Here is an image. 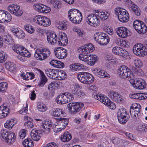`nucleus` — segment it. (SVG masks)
<instances>
[{
	"label": "nucleus",
	"instance_id": "f257e3e1",
	"mask_svg": "<svg viewBox=\"0 0 147 147\" xmlns=\"http://www.w3.org/2000/svg\"><path fill=\"white\" fill-rule=\"evenodd\" d=\"M77 78L80 82L87 84L93 83L94 80V78L92 75L86 72H79L77 75Z\"/></svg>",
	"mask_w": 147,
	"mask_h": 147
},
{
	"label": "nucleus",
	"instance_id": "f03ea898",
	"mask_svg": "<svg viewBox=\"0 0 147 147\" xmlns=\"http://www.w3.org/2000/svg\"><path fill=\"white\" fill-rule=\"evenodd\" d=\"M1 139L8 144L14 142L16 140V135L13 132L8 131L6 129H3L1 131Z\"/></svg>",
	"mask_w": 147,
	"mask_h": 147
},
{
	"label": "nucleus",
	"instance_id": "7ed1b4c3",
	"mask_svg": "<svg viewBox=\"0 0 147 147\" xmlns=\"http://www.w3.org/2000/svg\"><path fill=\"white\" fill-rule=\"evenodd\" d=\"M117 74L123 78H129L131 79L135 78V75L131 70L126 66L123 65L121 66L118 69Z\"/></svg>",
	"mask_w": 147,
	"mask_h": 147
},
{
	"label": "nucleus",
	"instance_id": "20e7f679",
	"mask_svg": "<svg viewBox=\"0 0 147 147\" xmlns=\"http://www.w3.org/2000/svg\"><path fill=\"white\" fill-rule=\"evenodd\" d=\"M94 39L98 44L105 45H107L110 41L108 35L104 32H96L94 35Z\"/></svg>",
	"mask_w": 147,
	"mask_h": 147
},
{
	"label": "nucleus",
	"instance_id": "39448f33",
	"mask_svg": "<svg viewBox=\"0 0 147 147\" xmlns=\"http://www.w3.org/2000/svg\"><path fill=\"white\" fill-rule=\"evenodd\" d=\"M115 11L116 14L118 16V18L121 22H126L129 20V14L125 9L119 7L116 8Z\"/></svg>",
	"mask_w": 147,
	"mask_h": 147
},
{
	"label": "nucleus",
	"instance_id": "423d86ee",
	"mask_svg": "<svg viewBox=\"0 0 147 147\" xmlns=\"http://www.w3.org/2000/svg\"><path fill=\"white\" fill-rule=\"evenodd\" d=\"M117 116L119 123L124 124L129 120V115L126 109L123 108L119 109L117 113Z\"/></svg>",
	"mask_w": 147,
	"mask_h": 147
},
{
	"label": "nucleus",
	"instance_id": "0eeeda50",
	"mask_svg": "<svg viewBox=\"0 0 147 147\" xmlns=\"http://www.w3.org/2000/svg\"><path fill=\"white\" fill-rule=\"evenodd\" d=\"M51 52L49 49H37L35 51L34 56L37 60H43L50 55Z\"/></svg>",
	"mask_w": 147,
	"mask_h": 147
},
{
	"label": "nucleus",
	"instance_id": "6e6552de",
	"mask_svg": "<svg viewBox=\"0 0 147 147\" xmlns=\"http://www.w3.org/2000/svg\"><path fill=\"white\" fill-rule=\"evenodd\" d=\"M33 20L36 24L44 27L49 26L51 23V21L49 18L40 15L35 16Z\"/></svg>",
	"mask_w": 147,
	"mask_h": 147
},
{
	"label": "nucleus",
	"instance_id": "1a4fd4ad",
	"mask_svg": "<svg viewBox=\"0 0 147 147\" xmlns=\"http://www.w3.org/2000/svg\"><path fill=\"white\" fill-rule=\"evenodd\" d=\"M134 53L137 56L144 57L147 54V49L146 47L141 43H138L133 48Z\"/></svg>",
	"mask_w": 147,
	"mask_h": 147
},
{
	"label": "nucleus",
	"instance_id": "9d476101",
	"mask_svg": "<svg viewBox=\"0 0 147 147\" xmlns=\"http://www.w3.org/2000/svg\"><path fill=\"white\" fill-rule=\"evenodd\" d=\"M84 106L83 103L70 102L67 105V108L70 113L73 115L78 113Z\"/></svg>",
	"mask_w": 147,
	"mask_h": 147
},
{
	"label": "nucleus",
	"instance_id": "9b49d317",
	"mask_svg": "<svg viewBox=\"0 0 147 147\" xmlns=\"http://www.w3.org/2000/svg\"><path fill=\"white\" fill-rule=\"evenodd\" d=\"M133 26L136 31L139 33L144 34L147 31V27L142 21L136 20L133 23Z\"/></svg>",
	"mask_w": 147,
	"mask_h": 147
},
{
	"label": "nucleus",
	"instance_id": "f8f14e48",
	"mask_svg": "<svg viewBox=\"0 0 147 147\" xmlns=\"http://www.w3.org/2000/svg\"><path fill=\"white\" fill-rule=\"evenodd\" d=\"M86 20V22L91 26L95 24L97 26L100 24V21L97 15L92 13L89 14L87 16Z\"/></svg>",
	"mask_w": 147,
	"mask_h": 147
},
{
	"label": "nucleus",
	"instance_id": "ddd939ff",
	"mask_svg": "<svg viewBox=\"0 0 147 147\" xmlns=\"http://www.w3.org/2000/svg\"><path fill=\"white\" fill-rule=\"evenodd\" d=\"M7 9L11 13L17 16H20L23 13L22 10L20 9V6L18 5H10L7 7Z\"/></svg>",
	"mask_w": 147,
	"mask_h": 147
},
{
	"label": "nucleus",
	"instance_id": "4468645a",
	"mask_svg": "<svg viewBox=\"0 0 147 147\" xmlns=\"http://www.w3.org/2000/svg\"><path fill=\"white\" fill-rule=\"evenodd\" d=\"M126 5L129 9H131L134 11L135 14L137 16L140 15V9L137 5L135 4L131 0H125Z\"/></svg>",
	"mask_w": 147,
	"mask_h": 147
},
{
	"label": "nucleus",
	"instance_id": "2eb2a0df",
	"mask_svg": "<svg viewBox=\"0 0 147 147\" xmlns=\"http://www.w3.org/2000/svg\"><path fill=\"white\" fill-rule=\"evenodd\" d=\"M115 30L118 35L122 38H125L130 35V31L125 27H118L116 28Z\"/></svg>",
	"mask_w": 147,
	"mask_h": 147
},
{
	"label": "nucleus",
	"instance_id": "dca6fc26",
	"mask_svg": "<svg viewBox=\"0 0 147 147\" xmlns=\"http://www.w3.org/2000/svg\"><path fill=\"white\" fill-rule=\"evenodd\" d=\"M55 54L56 57L59 59H63L67 56V51L65 49L62 47L57 48L54 50Z\"/></svg>",
	"mask_w": 147,
	"mask_h": 147
},
{
	"label": "nucleus",
	"instance_id": "f3484780",
	"mask_svg": "<svg viewBox=\"0 0 147 147\" xmlns=\"http://www.w3.org/2000/svg\"><path fill=\"white\" fill-rule=\"evenodd\" d=\"M40 73V80L38 82V86L43 87L47 82L48 80L44 72L41 70L38 69Z\"/></svg>",
	"mask_w": 147,
	"mask_h": 147
},
{
	"label": "nucleus",
	"instance_id": "a211bd4d",
	"mask_svg": "<svg viewBox=\"0 0 147 147\" xmlns=\"http://www.w3.org/2000/svg\"><path fill=\"white\" fill-rule=\"evenodd\" d=\"M47 40L48 42L51 45L56 43L57 41V37L55 32H51L47 34Z\"/></svg>",
	"mask_w": 147,
	"mask_h": 147
},
{
	"label": "nucleus",
	"instance_id": "6ab92c4d",
	"mask_svg": "<svg viewBox=\"0 0 147 147\" xmlns=\"http://www.w3.org/2000/svg\"><path fill=\"white\" fill-rule=\"evenodd\" d=\"M93 72L96 76L100 78L107 79L110 77V75L107 72L100 69H94Z\"/></svg>",
	"mask_w": 147,
	"mask_h": 147
},
{
	"label": "nucleus",
	"instance_id": "aec40b11",
	"mask_svg": "<svg viewBox=\"0 0 147 147\" xmlns=\"http://www.w3.org/2000/svg\"><path fill=\"white\" fill-rule=\"evenodd\" d=\"M108 96L114 101L119 102L122 100L120 94L113 90L109 92Z\"/></svg>",
	"mask_w": 147,
	"mask_h": 147
},
{
	"label": "nucleus",
	"instance_id": "412c9836",
	"mask_svg": "<svg viewBox=\"0 0 147 147\" xmlns=\"http://www.w3.org/2000/svg\"><path fill=\"white\" fill-rule=\"evenodd\" d=\"M42 133V131L33 129L31 131L30 135L32 138L33 140L38 141L40 140L41 137L40 135Z\"/></svg>",
	"mask_w": 147,
	"mask_h": 147
},
{
	"label": "nucleus",
	"instance_id": "4be33fe9",
	"mask_svg": "<svg viewBox=\"0 0 147 147\" xmlns=\"http://www.w3.org/2000/svg\"><path fill=\"white\" fill-rule=\"evenodd\" d=\"M79 51H84L87 53L92 52L94 50V47L92 44L89 43L81 46L78 48Z\"/></svg>",
	"mask_w": 147,
	"mask_h": 147
},
{
	"label": "nucleus",
	"instance_id": "5701e85b",
	"mask_svg": "<svg viewBox=\"0 0 147 147\" xmlns=\"http://www.w3.org/2000/svg\"><path fill=\"white\" fill-rule=\"evenodd\" d=\"M52 124L51 122L46 120L42 123V132L45 134H48L50 131L51 128L52 127Z\"/></svg>",
	"mask_w": 147,
	"mask_h": 147
},
{
	"label": "nucleus",
	"instance_id": "b1692460",
	"mask_svg": "<svg viewBox=\"0 0 147 147\" xmlns=\"http://www.w3.org/2000/svg\"><path fill=\"white\" fill-rule=\"evenodd\" d=\"M9 113V109L7 106H0V119L7 117Z\"/></svg>",
	"mask_w": 147,
	"mask_h": 147
},
{
	"label": "nucleus",
	"instance_id": "393cba45",
	"mask_svg": "<svg viewBox=\"0 0 147 147\" xmlns=\"http://www.w3.org/2000/svg\"><path fill=\"white\" fill-rule=\"evenodd\" d=\"M11 31L14 35L19 39H23L25 37V34L24 32L20 29L12 28L11 29Z\"/></svg>",
	"mask_w": 147,
	"mask_h": 147
},
{
	"label": "nucleus",
	"instance_id": "a878e982",
	"mask_svg": "<svg viewBox=\"0 0 147 147\" xmlns=\"http://www.w3.org/2000/svg\"><path fill=\"white\" fill-rule=\"evenodd\" d=\"M69 67L72 71L84 70L85 69L84 65L79 63H75L70 64Z\"/></svg>",
	"mask_w": 147,
	"mask_h": 147
},
{
	"label": "nucleus",
	"instance_id": "bb28decb",
	"mask_svg": "<svg viewBox=\"0 0 147 147\" xmlns=\"http://www.w3.org/2000/svg\"><path fill=\"white\" fill-rule=\"evenodd\" d=\"M102 103L106 106L108 107L109 108L111 109H114L115 108V103L111 102L107 97L102 98Z\"/></svg>",
	"mask_w": 147,
	"mask_h": 147
},
{
	"label": "nucleus",
	"instance_id": "cd10ccee",
	"mask_svg": "<svg viewBox=\"0 0 147 147\" xmlns=\"http://www.w3.org/2000/svg\"><path fill=\"white\" fill-rule=\"evenodd\" d=\"M86 60V62L90 66L94 65L98 61L97 57L96 55H90L87 57V59Z\"/></svg>",
	"mask_w": 147,
	"mask_h": 147
},
{
	"label": "nucleus",
	"instance_id": "c85d7f7f",
	"mask_svg": "<svg viewBox=\"0 0 147 147\" xmlns=\"http://www.w3.org/2000/svg\"><path fill=\"white\" fill-rule=\"evenodd\" d=\"M69 123V119L65 118H60L58 119L57 124L60 126V129H65Z\"/></svg>",
	"mask_w": 147,
	"mask_h": 147
},
{
	"label": "nucleus",
	"instance_id": "c756f323",
	"mask_svg": "<svg viewBox=\"0 0 147 147\" xmlns=\"http://www.w3.org/2000/svg\"><path fill=\"white\" fill-rule=\"evenodd\" d=\"M58 69H52L50 68L46 69L45 73L47 76L51 79H55L56 74H57Z\"/></svg>",
	"mask_w": 147,
	"mask_h": 147
},
{
	"label": "nucleus",
	"instance_id": "7c9ffc66",
	"mask_svg": "<svg viewBox=\"0 0 147 147\" xmlns=\"http://www.w3.org/2000/svg\"><path fill=\"white\" fill-rule=\"evenodd\" d=\"M17 122L15 118L7 120L4 124V127L5 128L10 130L17 123Z\"/></svg>",
	"mask_w": 147,
	"mask_h": 147
},
{
	"label": "nucleus",
	"instance_id": "2f4dec72",
	"mask_svg": "<svg viewBox=\"0 0 147 147\" xmlns=\"http://www.w3.org/2000/svg\"><path fill=\"white\" fill-rule=\"evenodd\" d=\"M59 40L58 41V44L60 46H64L67 44L68 40L66 35H59Z\"/></svg>",
	"mask_w": 147,
	"mask_h": 147
},
{
	"label": "nucleus",
	"instance_id": "473e14b6",
	"mask_svg": "<svg viewBox=\"0 0 147 147\" xmlns=\"http://www.w3.org/2000/svg\"><path fill=\"white\" fill-rule=\"evenodd\" d=\"M80 12L79 10L73 9H70L68 12V17L69 20L72 21V20L75 17L77 14Z\"/></svg>",
	"mask_w": 147,
	"mask_h": 147
},
{
	"label": "nucleus",
	"instance_id": "72a5a7b5",
	"mask_svg": "<svg viewBox=\"0 0 147 147\" xmlns=\"http://www.w3.org/2000/svg\"><path fill=\"white\" fill-rule=\"evenodd\" d=\"M71 138L72 136L71 133L68 131H66L61 136V140L63 142H66L69 141Z\"/></svg>",
	"mask_w": 147,
	"mask_h": 147
},
{
	"label": "nucleus",
	"instance_id": "f704fd0d",
	"mask_svg": "<svg viewBox=\"0 0 147 147\" xmlns=\"http://www.w3.org/2000/svg\"><path fill=\"white\" fill-rule=\"evenodd\" d=\"M64 113V111L63 110L57 108L53 111V116L56 117H61Z\"/></svg>",
	"mask_w": 147,
	"mask_h": 147
},
{
	"label": "nucleus",
	"instance_id": "c9c22d12",
	"mask_svg": "<svg viewBox=\"0 0 147 147\" xmlns=\"http://www.w3.org/2000/svg\"><path fill=\"white\" fill-rule=\"evenodd\" d=\"M82 20V13L80 12L72 20V23L75 24H79Z\"/></svg>",
	"mask_w": 147,
	"mask_h": 147
},
{
	"label": "nucleus",
	"instance_id": "e433bc0d",
	"mask_svg": "<svg viewBox=\"0 0 147 147\" xmlns=\"http://www.w3.org/2000/svg\"><path fill=\"white\" fill-rule=\"evenodd\" d=\"M58 84L55 82H52L48 86V89L52 93V96L54 94L55 90L56 88H57Z\"/></svg>",
	"mask_w": 147,
	"mask_h": 147
},
{
	"label": "nucleus",
	"instance_id": "4c0bfd02",
	"mask_svg": "<svg viewBox=\"0 0 147 147\" xmlns=\"http://www.w3.org/2000/svg\"><path fill=\"white\" fill-rule=\"evenodd\" d=\"M22 144L25 147H33L34 146L33 142L30 138L24 140L22 142Z\"/></svg>",
	"mask_w": 147,
	"mask_h": 147
},
{
	"label": "nucleus",
	"instance_id": "58836bf2",
	"mask_svg": "<svg viewBox=\"0 0 147 147\" xmlns=\"http://www.w3.org/2000/svg\"><path fill=\"white\" fill-rule=\"evenodd\" d=\"M135 78H132L131 79H129V82L132 86L135 89H139L138 86L140 85V80H137L136 81L135 80Z\"/></svg>",
	"mask_w": 147,
	"mask_h": 147
},
{
	"label": "nucleus",
	"instance_id": "ea45409f",
	"mask_svg": "<svg viewBox=\"0 0 147 147\" xmlns=\"http://www.w3.org/2000/svg\"><path fill=\"white\" fill-rule=\"evenodd\" d=\"M24 48V47L18 44L15 45L14 46L12 47L13 50L20 55Z\"/></svg>",
	"mask_w": 147,
	"mask_h": 147
},
{
	"label": "nucleus",
	"instance_id": "a19ab883",
	"mask_svg": "<svg viewBox=\"0 0 147 147\" xmlns=\"http://www.w3.org/2000/svg\"><path fill=\"white\" fill-rule=\"evenodd\" d=\"M67 21L64 20L63 21L59 22L58 24V28L61 30H64L67 28Z\"/></svg>",
	"mask_w": 147,
	"mask_h": 147
},
{
	"label": "nucleus",
	"instance_id": "79ce46f5",
	"mask_svg": "<svg viewBox=\"0 0 147 147\" xmlns=\"http://www.w3.org/2000/svg\"><path fill=\"white\" fill-rule=\"evenodd\" d=\"M37 108L38 110L40 112H44L46 111L47 108L46 105L40 102H38L37 104Z\"/></svg>",
	"mask_w": 147,
	"mask_h": 147
},
{
	"label": "nucleus",
	"instance_id": "37998d69",
	"mask_svg": "<svg viewBox=\"0 0 147 147\" xmlns=\"http://www.w3.org/2000/svg\"><path fill=\"white\" fill-rule=\"evenodd\" d=\"M4 42L8 45H13L14 43L12 38L9 35H6L4 36Z\"/></svg>",
	"mask_w": 147,
	"mask_h": 147
},
{
	"label": "nucleus",
	"instance_id": "c03bdc74",
	"mask_svg": "<svg viewBox=\"0 0 147 147\" xmlns=\"http://www.w3.org/2000/svg\"><path fill=\"white\" fill-rule=\"evenodd\" d=\"M8 87V84L5 82L0 83V92L5 93L6 92Z\"/></svg>",
	"mask_w": 147,
	"mask_h": 147
},
{
	"label": "nucleus",
	"instance_id": "a18cd8bd",
	"mask_svg": "<svg viewBox=\"0 0 147 147\" xmlns=\"http://www.w3.org/2000/svg\"><path fill=\"white\" fill-rule=\"evenodd\" d=\"M71 93L74 95H76L79 98L84 97L86 96V94L84 91L81 90L79 91H72Z\"/></svg>",
	"mask_w": 147,
	"mask_h": 147
},
{
	"label": "nucleus",
	"instance_id": "49530a36",
	"mask_svg": "<svg viewBox=\"0 0 147 147\" xmlns=\"http://www.w3.org/2000/svg\"><path fill=\"white\" fill-rule=\"evenodd\" d=\"M58 70L57 75L59 78L58 79L59 80H63L67 77V75L64 71L60 69H58Z\"/></svg>",
	"mask_w": 147,
	"mask_h": 147
},
{
	"label": "nucleus",
	"instance_id": "de8ad7c7",
	"mask_svg": "<svg viewBox=\"0 0 147 147\" xmlns=\"http://www.w3.org/2000/svg\"><path fill=\"white\" fill-rule=\"evenodd\" d=\"M78 51L81 53L79 55V58L81 60L84 61L86 62V60L87 59V57L88 56V54L84 51H79L78 49Z\"/></svg>",
	"mask_w": 147,
	"mask_h": 147
},
{
	"label": "nucleus",
	"instance_id": "09e8293b",
	"mask_svg": "<svg viewBox=\"0 0 147 147\" xmlns=\"http://www.w3.org/2000/svg\"><path fill=\"white\" fill-rule=\"evenodd\" d=\"M121 51L119 56L122 57L125 59H127L129 58L130 55L127 51L123 48Z\"/></svg>",
	"mask_w": 147,
	"mask_h": 147
},
{
	"label": "nucleus",
	"instance_id": "8fccbe9b",
	"mask_svg": "<svg viewBox=\"0 0 147 147\" xmlns=\"http://www.w3.org/2000/svg\"><path fill=\"white\" fill-rule=\"evenodd\" d=\"M110 15V14L108 12H105L102 11L100 12L99 14L98 15V17H100L102 20H105L107 19Z\"/></svg>",
	"mask_w": 147,
	"mask_h": 147
},
{
	"label": "nucleus",
	"instance_id": "3c124183",
	"mask_svg": "<svg viewBox=\"0 0 147 147\" xmlns=\"http://www.w3.org/2000/svg\"><path fill=\"white\" fill-rule=\"evenodd\" d=\"M139 131L141 133H146L147 131V125L145 124H140L138 127Z\"/></svg>",
	"mask_w": 147,
	"mask_h": 147
},
{
	"label": "nucleus",
	"instance_id": "603ef678",
	"mask_svg": "<svg viewBox=\"0 0 147 147\" xmlns=\"http://www.w3.org/2000/svg\"><path fill=\"white\" fill-rule=\"evenodd\" d=\"M130 97L133 99L143 100L144 97L142 96V94L136 93L129 95Z\"/></svg>",
	"mask_w": 147,
	"mask_h": 147
},
{
	"label": "nucleus",
	"instance_id": "864d4df0",
	"mask_svg": "<svg viewBox=\"0 0 147 147\" xmlns=\"http://www.w3.org/2000/svg\"><path fill=\"white\" fill-rule=\"evenodd\" d=\"M24 28L26 31L29 33L32 34L34 32V27L30 25H26L24 26Z\"/></svg>",
	"mask_w": 147,
	"mask_h": 147
},
{
	"label": "nucleus",
	"instance_id": "5fc2aeb1",
	"mask_svg": "<svg viewBox=\"0 0 147 147\" xmlns=\"http://www.w3.org/2000/svg\"><path fill=\"white\" fill-rule=\"evenodd\" d=\"M122 50L123 48L122 47L116 46L113 47L112 49V51L115 54L119 55L120 53Z\"/></svg>",
	"mask_w": 147,
	"mask_h": 147
},
{
	"label": "nucleus",
	"instance_id": "6e6d98bb",
	"mask_svg": "<svg viewBox=\"0 0 147 147\" xmlns=\"http://www.w3.org/2000/svg\"><path fill=\"white\" fill-rule=\"evenodd\" d=\"M20 55L26 57H29L31 56V54L29 51L24 47Z\"/></svg>",
	"mask_w": 147,
	"mask_h": 147
},
{
	"label": "nucleus",
	"instance_id": "4d7b16f0",
	"mask_svg": "<svg viewBox=\"0 0 147 147\" xmlns=\"http://www.w3.org/2000/svg\"><path fill=\"white\" fill-rule=\"evenodd\" d=\"M43 4H35L34 5V8L37 11L41 13Z\"/></svg>",
	"mask_w": 147,
	"mask_h": 147
},
{
	"label": "nucleus",
	"instance_id": "13d9d810",
	"mask_svg": "<svg viewBox=\"0 0 147 147\" xmlns=\"http://www.w3.org/2000/svg\"><path fill=\"white\" fill-rule=\"evenodd\" d=\"M134 62L135 65L136 67L138 68H141L143 66V63L141 60L140 59H136L134 60Z\"/></svg>",
	"mask_w": 147,
	"mask_h": 147
},
{
	"label": "nucleus",
	"instance_id": "bf43d9fd",
	"mask_svg": "<svg viewBox=\"0 0 147 147\" xmlns=\"http://www.w3.org/2000/svg\"><path fill=\"white\" fill-rule=\"evenodd\" d=\"M7 57L3 51H0V63H3L6 60Z\"/></svg>",
	"mask_w": 147,
	"mask_h": 147
},
{
	"label": "nucleus",
	"instance_id": "052dcab7",
	"mask_svg": "<svg viewBox=\"0 0 147 147\" xmlns=\"http://www.w3.org/2000/svg\"><path fill=\"white\" fill-rule=\"evenodd\" d=\"M111 141L115 145H118L120 143V140L119 138L116 137H112Z\"/></svg>",
	"mask_w": 147,
	"mask_h": 147
},
{
	"label": "nucleus",
	"instance_id": "680f3d73",
	"mask_svg": "<svg viewBox=\"0 0 147 147\" xmlns=\"http://www.w3.org/2000/svg\"><path fill=\"white\" fill-rule=\"evenodd\" d=\"M140 82H141L140 84V85L138 86V88H139V89L142 90L146 88V82L143 80H140Z\"/></svg>",
	"mask_w": 147,
	"mask_h": 147
},
{
	"label": "nucleus",
	"instance_id": "e2e57ef3",
	"mask_svg": "<svg viewBox=\"0 0 147 147\" xmlns=\"http://www.w3.org/2000/svg\"><path fill=\"white\" fill-rule=\"evenodd\" d=\"M63 101V94H61L58 95L55 99V101L58 104H63L62 102Z\"/></svg>",
	"mask_w": 147,
	"mask_h": 147
},
{
	"label": "nucleus",
	"instance_id": "0e129e2a",
	"mask_svg": "<svg viewBox=\"0 0 147 147\" xmlns=\"http://www.w3.org/2000/svg\"><path fill=\"white\" fill-rule=\"evenodd\" d=\"M129 112L131 116L134 119H137V118L138 117V115H140L139 114H140V113L139 112L136 113L135 111L132 110L130 111Z\"/></svg>",
	"mask_w": 147,
	"mask_h": 147
},
{
	"label": "nucleus",
	"instance_id": "69168bd1",
	"mask_svg": "<svg viewBox=\"0 0 147 147\" xmlns=\"http://www.w3.org/2000/svg\"><path fill=\"white\" fill-rule=\"evenodd\" d=\"M51 11V9L50 7L47 6L43 4L42 10L41 13H47Z\"/></svg>",
	"mask_w": 147,
	"mask_h": 147
},
{
	"label": "nucleus",
	"instance_id": "338daca9",
	"mask_svg": "<svg viewBox=\"0 0 147 147\" xmlns=\"http://www.w3.org/2000/svg\"><path fill=\"white\" fill-rule=\"evenodd\" d=\"M63 101L62 103L63 104L67 103L69 102L68 97H67V94H65V93L63 94Z\"/></svg>",
	"mask_w": 147,
	"mask_h": 147
},
{
	"label": "nucleus",
	"instance_id": "774afa93",
	"mask_svg": "<svg viewBox=\"0 0 147 147\" xmlns=\"http://www.w3.org/2000/svg\"><path fill=\"white\" fill-rule=\"evenodd\" d=\"M24 125L28 129L32 128L34 127L33 122L31 121L28 122H25Z\"/></svg>",
	"mask_w": 147,
	"mask_h": 147
}]
</instances>
